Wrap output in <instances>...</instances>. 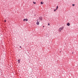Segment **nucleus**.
Masks as SVG:
<instances>
[{
    "label": "nucleus",
    "instance_id": "obj_1",
    "mask_svg": "<svg viewBox=\"0 0 78 78\" xmlns=\"http://www.w3.org/2000/svg\"><path fill=\"white\" fill-rule=\"evenodd\" d=\"M43 18H42V16H40L39 17V20H40V21H42V19Z\"/></svg>",
    "mask_w": 78,
    "mask_h": 78
},
{
    "label": "nucleus",
    "instance_id": "obj_2",
    "mask_svg": "<svg viewBox=\"0 0 78 78\" xmlns=\"http://www.w3.org/2000/svg\"><path fill=\"white\" fill-rule=\"evenodd\" d=\"M38 20H37V22L36 24L37 25H39V21H38Z\"/></svg>",
    "mask_w": 78,
    "mask_h": 78
},
{
    "label": "nucleus",
    "instance_id": "obj_3",
    "mask_svg": "<svg viewBox=\"0 0 78 78\" xmlns=\"http://www.w3.org/2000/svg\"><path fill=\"white\" fill-rule=\"evenodd\" d=\"M63 28H62V27H60V28H59V30L60 31H61V30H63Z\"/></svg>",
    "mask_w": 78,
    "mask_h": 78
},
{
    "label": "nucleus",
    "instance_id": "obj_4",
    "mask_svg": "<svg viewBox=\"0 0 78 78\" xmlns=\"http://www.w3.org/2000/svg\"><path fill=\"white\" fill-rule=\"evenodd\" d=\"M67 26H70V23H67Z\"/></svg>",
    "mask_w": 78,
    "mask_h": 78
},
{
    "label": "nucleus",
    "instance_id": "obj_5",
    "mask_svg": "<svg viewBox=\"0 0 78 78\" xmlns=\"http://www.w3.org/2000/svg\"><path fill=\"white\" fill-rule=\"evenodd\" d=\"M41 5H42V4H44V2H41Z\"/></svg>",
    "mask_w": 78,
    "mask_h": 78
},
{
    "label": "nucleus",
    "instance_id": "obj_6",
    "mask_svg": "<svg viewBox=\"0 0 78 78\" xmlns=\"http://www.w3.org/2000/svg\"><path fill=\"white\" fill-rule=\"evenodd\" d=\"M25 21H26V22L28 21V19H25Z\"/></svg>",
    "mask_w": 78,
    "mask_h": 78
},
{
    "label": "nucleus",
    "instance_id": "obj_7",
    "mask_svg": "<svg viewBox=\"0 0 78 78\" xmlns=\"http://www.w3.org/2000/svg\"><path fill=\"white\" fill-rule=\"evenodd\" d=\"M58 6H57L56 8V9H58Z\"/></svg>",
    "mask_w": 78,
    "mask_h": 78
},
{
    "label": "nucleus",
    "instance_id": "obj_8",
    "mask_svg": "<svg viewBox=\"0 0 78 78\" xmlns=\"http://www.w3.org/2000/svg\"><path fill=\"white\" fill-rule=\"evenodd\" d=\"M20 61V60H19V59H18V62Z\"/></svg>",
    "mask_w": 78,
    "mask_h": 78
},
{
    "label": "nucleus",
    "instance_id": "obj_9",
    "mask_svg": "<svg viewBox=\"0 0 78 78\" xmlns=\"http://www.w3.org/2000/svg\"><path fill=\"white\" fill-rule=\"evenodd\" d=\"M72 6H75V4H72Z\"/></svg>",
    "mask_w": 78,
    "mask_h": 78
},
{
    "label": "nucleus",
    "instance_id": "obj_10",
    "mask_svg": "<svg viewBox=\"0 0 78 78\" xmlns=\"http://www.w3.org/2000/svg\"><path fill=\"white\" fill-rule=\"evenodd\" d=\"M34 4H36V2H33Z\"/></svg>",
    "mask_w": 78,
    "mask_h": 78
},
{
    "label": "nucleus",
    "instance_id": "obj_11",
    "mask_svg": "<svg viewBox=\"0 0 78 78\" xmlns=\"http://www.w3.org/2000/svg\"><path fill=\"white\" fill-rule=\"evenodd\" d=\"M57 9H54V11H56V10Z\"/></svg>",
    "mask_w": 78,
    "mask_h": 78
},
{
    "label": "nucleus",
    "instance_id": "obj_12",
    "mask_svg": "<svg viewBox=\"0 0 78 78\" xmlns=\"http://www.w3.org/2000/svg\"><path fill=\"white\" fill-rule=\"evenodd\" d=\"M4 21L5 22H6V20H4Z\"/></svg>",
    "mask_w": 78,
    "mask_h": 78
},
{
    "label": "nucleus",
    "instance_id": "obj_13",
    "mask_svg": "<svg viewBox=\"0 0 78 78\" xmlns=\"http://www.w3.org/2000/svg\"><path fill=\"white\" fill-rule=\"evenodd\" d=\"M25 19H24L23 20V21H25Z\"/></svg>",
    "mask_w": 78,
    "mask_h": 78
},
{
    "label": "nucleus",
    "instance_id": "obj_14",
    "mask_svg": "<svg viewBox=\"0 0 78 78\" xmlns=\"http://www.w3.org/2000/svg\"><path fill=\"white\" fill-rule=\"evenodd\" d=\"M20 48H22V47H21V46H20Z\"/></svg>",
    "mask_w": 78,
    "mask_h": 78
},
{
    "label": "nucleus",
    "instance_id": "obj_15",
    "mask_svg": "<svg viewBox=\"0 0 78 78\" xmlns=\"http://www.w3.org/2000/svg\"><path fill=\"white\" fill-rule=\"evenodd\" d=\"M19 63H20V61L18 62Z\"/></svg>",
    "mask_w": 78,
    "mask_h": 78
},
{
    "label": "nucleus",
    "instance_id": "obj_16",
    "mask_svg": "<svg viewBox=\"0 0 78 78\" xmlns=\"http://www.w3.org/2000/svg\"><path fill=\"white\" fill-rule=\"evenodd\" d=\"M48 25H50V24L48 23Z\"/></svg>",
    "mask_w": 78,
    "mask_h": 78
},
{
    "label": "nucleus",
    "instance_id": "obj_17",
    "mask_svg": "<svg viewBox=\"0 0 78 78\" xmlns=\"http://www.w3.org/2000/svg\"><path fill=\"white\" fill-rule=\"evenodd\" d=\"M62 28H64V27L63 26H62Z\"/></svg>",
    "mask_w": 78,
    "mask_h": 78
},
{
    "label": "nucleus",
    "instance_id": "obj_18",
    "mask_svg": "<svg viewBox=\"0 0 78 78\" xmlns=\"http://www.w3.org/2000/svg\"><path fill=\"white\" fill-rule=\"evenodd\" d=\"M43 27H44V26H43Z\"/></svg>",
    "mask_w": 78,
    "mask_h": 78
},
{
    "label": "nucleus",
    "instance_id": "obj_19",
    "mask_svg": "<svg viewBox=\"0 0 78 78\" xmlns=\"http://www.w3.org/2000/svg\"><path fill=\"white\" fill-rule=\"evenodd\" d=\"M34 16H36V15H34Z\"/></svg>",
    "mask_w": 78,
    "mask_h": 78
}]
</instances>
